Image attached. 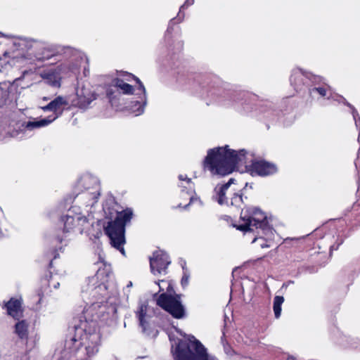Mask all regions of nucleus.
<instances>
[{"instance_id": "obj_1", "label": "nucleus", "mask_w": 360, "mask_h": 360, "mask_svg": "<svg viewBox=\"0 0 360 360\" xmlns=\"http://www.w3.org/2000/svg\"><path fill=\"white\" fill-rule=\"evenodd\" d=\"M253 155L242 149L235 150L229 146L210 149L204 160V167L214 175L224 176L236 168L245 166L252 176H267L276 174L277 166L265 160H252Z\"/></svg>"}, {"instance_id": "obj_2", "label": "nucleus", "mask_w": 360, "mask_h": 360, "mask_svg": "<svg viewBox=\"0 0 360 360\" xmlns=\"http://www.w3.org/2000/svg\"><path fill=\"white\" fill-rule=\"evenodd\" d=\"M81 183L84 186L85 191L81 193L79 198L86 200V207H90V208L77 212L78 209L72 207L65 215L61 217L60 222L63 224V233L65 235L74 233L77 229L82 233L87 230L90 226H93L95 222L91 209L100 195L99 180L97 177L88 174L82 176Z\"/></svg>"}, {"instance_id": "obj_3", "label": "nucleus", "mask_w": 360, "mask_h": 360, "mask_svg": "<svg viewBox=\"0 0 360 360\" xmlns=\"http://www.w3.org/2000/svg\"><path fill=\"white\" fill-rule=\"evenodd\" d=\"M235 226L245 234L252 233V243L262 248H270L275 239V231L269 226L266 214L258 208L241 211L238 224Z\"/></svg>"}, {"instance_id": "obj_4", "label": "nucleus", "mask_w": 360, "mask_h": 360, "mask_svg": "<svg viewBox=\"0 0 360 360\" xmlns=\"http://www.w3.org/2000/svg\"><path fill=\"white\" fill-rule=\"evenodd\" d=\"M105 221L103 226L105 235L109 238L111 245L125 255V226L131 219L133 212L130 209L118 212L115 209L103 207Z\"/></svg>"}, {"instance_id": "obj_5", "label": "nucleus", "mask_w": 360, "mask_h": 360, "mask_svg": "<svg viewBox=\"0 0 360 360\" xmlns=\"http://www.w3.org/2000/svg\"><path fill=\"white\" fill-rule=\"evenodd\" d=\"M184 339L172 346L175 360H217L207 353L205 346L192 335H184Z\"/></svg>"}, {"instance_id": "obj_6", "label": "nucleus", "mask_w": 360, "mask_h": 360, "mask_svg": "<svg viewBox=\"0 0 360 360\" xmlns=\"http://www.w3.org/2000/svg\"><path fill=\"white\" fill-rule=\"evenodd\" d=\"M96 265H98L96 274L88 279V283L83 287L82 292L84 297L98 300L108 295L109 287L108 283L111 273L110 266L105 264L101 255H99V261Z\"/></svg>"}, {"instance_id": "obj_7", "label": "nucleus", "mask_w": 360, "mask_h": 360, "mask_svg": "<svg viewBox=\"0 0 360 360\" xmlns=\"http://www.w3.org/2000/svg\"><path fill=\"white\" fill-rule=\"evenodd\" d=\"M157 304L176 319H181L184 315V309L181 302L172 295L161 294L157 300Z\"/></svg>"}, {"instance_id": "obj_8", "label": "nucleus", "mask_w": 360, "mask_h": 360, "mask_svg": "<svg viewBox=\"0 0 360 360\" xmlns=\"http://www.w3.org/2000/svg\"><path fill=\"white\" fill-rule=\"evenodd\" d=\"M171 261L169 255L162 250H157L153 253V257L150 259L151 272L153 274H165L167 266Z\"/></svg>"}, {"instance_id": "obj_9", "label": "nucleus", "mask_w": 360, "mask_h": 360, "mask_svg": "<svg viewBox=\"0 0 360 360\" xmlns=\"http://www.w3.org/2000/svg\"><path fill=\"white\" fill-rule=\"evenodd\" d=\"M178 187L181 189L182 198L189 200V202L184 206L186 208L191 203L198 201L197 198H194V184L191 178L185 174H180L178 176Z\"/></svg>"}, {"instance_id": "obj_10", "label": "nucleus", "mask_w": 360, "mask_h": 360, "mask_svg": "<svg viewBox=\"0 0 360 360\" xmlns=\"http://www.w3.org/2000/svg\"><path fill=\"white\" fill-rule=\"evenodd\" d=\"M8 314L18 319L22 315L21 299L11 298L6 304Z\"/></svg>"}, {"instance_id": "obj_11", "label": "nucleus", "mask_w": 360, "mask_h": 360, "mask_svg": "<svg viewBox=\"0 0 360 360\" xmlns=\"http://www.w3.org/2000/svg\"><path fill=\"white\" fill-rule=\"evenodd\" d=\"M235 181V179L231 178L229 181L222 185L216 186L214 191L216 193V200L220 205L228 204L227 198L226 195L227 193L228 190L229 189L231 184H233Z\"/></svg>"}, {"instance_id": "obj_12", "label": "nucleus", "mask_w": 360, "mask_h": 360, "mask_svg": "<svg viewBox=\"0 0 360 360\" xmlns=\"http://www.w3.org/2000/svg\"><path fill=\"white\" fill-rule=\"evenodd\" d=\"M77 96L79 97V104L82 107L89 105L92 101L96 99V95L89 88H82L77 91Z\"/></svg>"}, {"instance_id": "obj_13", "label": "nucleus", "mask_w": 360, "mask_h": 360, "mask_svg": "<svg viewBox=\"0 0 360 360\" xmlns=\"http://www.w3.org/2000/svg\"><path fill=\"white\" fill-rule=\"evenodd\" d=\"M60 72L61 68L60 66L49 68L46 73V83L53 86L59 87L60 85Z\"/></svg>"}, {"instance_id": "obj_14", "label": "nucleus", "mask_w": 360, "mask_h": 360, "mask_svg": "<svg viewBox=\"0 0 360 360\" xmlns=\"http://www.w3.org/2000/svg\"><path fill=\"white\" fill-rule=\"evenodd\" d=\"M135 80L139 84V89L141 91L142 96H141V101H136L133 105V110L134 111L143 112L146 110L147 104L146 91L143 83L139 78L135 77Z\"/></svg>"}, {"instance_id": "obj_15", "label": "nucleus", "mask_w": 360, "mask_h": 360, "mask_svg": "<svg viewBox=\"0 0 360 360\" xmlns=\"http://www.w3.org/2000/svg\"><path fill=\"white\" fill-rule=\"evenodd\" d=\"M68 110V103L63 97H57L46 105V110L63 111Z\"/></svg>"}, {"instance_id": "obj_16", "label": "nucleus", "mask_w": 360, "mask_h": 360, "mask_svg": "<svg viewBox=\"0 0 360 360\" xmlns=\"http://www.w3.org/2000/svg\"><path fill=\"white\" fill-rule=\"evenodd\" d=\"M147 306L141 304L136 311V317L139 319V325L142 328L143 332H146L148 328V316L146 314Z\"/></svg>"}, {"instance_id": "obj_17", "label": "nucleus", "mask_w": 360, "mask_h": 360, "mask_svg": "<svg viewBox=\"0 0 360 360\" xmlns=\"http://www.w3.org/2000/svg\"><path fill=\"white\" fill-rule=\"evenodd\" d=\"M115 85L120 89H121L122 91V93L124 94L131 95L134 94V87L131 85L125 83L122 80L117 79L115 82Z\"/></svg>"}, {"instance_id": "obj_18", "label": "nucleus", "mask_w": 360, "mask_h": 360, "mask_svg": "<svg viewBox=\"0 0 360 360\" xmlns=\"http://www.w3.org/2000/svg\"><path fill=\"white\" fill-rule=\"evenodd\" d=\"M284 302V297L283 296H276L274 300L273 309L275 317L278 319L281 314V305Z\"/></svg>"}, {"instance_id": "obj_19", "label": "nucleus", "mask_w": 360, "mask_h": 360, "mask_svg": "<svg viewBox=\"0 0 360 360\" xmlns=\"http://www.w3.org/2000/svg\"><path fill=\"white\" fill-rule=\"evenodd\" d=\"M27 324L22 321L15 324V333L20 338H25L27 335Z\"/></svg>"}, {"instance_id": "obj_20", "label": "nucleus", "mask_w": 360, "mask_h": 360, "mask_svg": "<svg viewBox=\"0 0 360 360\" xmlns=\"http://www.w3.org/2000/svg\"><path fill=\"white\" fill-rule=\"evenodd\" d=\"M278 120L283 122L284 127L290 126L295 120V116L293 114H278Z\"/></svg>"}, {"instance_id": "obj_21", "label": "nucleus", "mask_w": 360, "mask_h": 360, "mask_svg": "<svg viewBox=\"0 0 360 360\" xmlns=\"http://www.w3.org/2000/svg\"><path fill=\"white\" fill-rule=\"evenodd\" d=\"M45 125V120H41L39 121H29L22 124L25 127L29 130L42 127Z\"/></svg>"}, {"instance_id": "obj_22", "label": "nucleus", "mask_w": 360, "mask_h": 360, "mask_svg": "<svg viewBox=\"0 0 360 360\" xmlns=\"http://www.w3.org/2000/svg\"><path fill=\"white\" fill-rule=\"evenodd\" d=\"M303 73L299 70H294L291 75L290 81L294 85H297L302 82Z\"/></svg>"}, {"instance_id": "obj_23", "label": "nucleus", "mask_w": 360, "mask_h": 360, "mask_svg": "<svg viewBox=\"0 0 360 360\" xmlns=\"http://www.w3.org/2000/svg\"><path fill=\"white\" fill-rule=\"evenodd\" d=\"M311 94L314 96H319L324 98L328 96V90L324 87H315L311 89Z\"/></svg>"}, {"instance_id": "obj_24", "label": "nucleus", "mask_w": 360, "mask_h": 360, "mask_svg": "<svg viewBox=\"0 0 360 360\" xmlns=\"http://www.w3.org/2000/svg\"><path fill=\"white\" fill-rule=\"evenodd\" d=\"M243 204V197L241 194L234 193L231 198V205L236 207H240Z\"/></svg>"}, {"instance_id": "obj_25", "label": "nucleus", "mask_w": 360, "mask_h": 360, "mask_svg": "<svg viewBox=\"0 0 360 360\" xmlns=\"http://www.w3.org/2000/svg\"><path fill=\"white\" fill-rule=\"evenodd\" d=\"M184 265H186V262L183 261V264H181V266L184 270V274L181 281L183 287H186L188 285L190 278V274L188 271L186 269H185Z\"/></svg>"}, {"instance_id": "obj_26", "label": "nucleus", "mask_w": 360, "mask_h": 360, "mask_svg": "<svg viewBox=\"0 0 360 360\" xmlns=\"http://www.w3.org/2000/svg\"><path fill=\"white\" fill-rule=\"evenodd\" d=\"M159 286L160 291H163L166 288L167 292L172 290L171 283L167 281L161 280L157 283Z\"/></svg>"}, {"instance_id": "obj_27", "label": "nucleus", "mask_w": 360, "mask_h": 360, "mask_svg": "<svg viewBox=\"0 0 360 360\" xmlns=\"http://www.w3.org/2000/svg\"><path fill=\"white\" fill-rule=\"evenodd\" d=\"M57 240L60 243V245L56 247V251L59 250V251L62 252L63 250L64 247L68 245V242L66 241L65 239H64L63 238H60V237H58Z\"/></svg>"}, {"instance_id": "obj_28", "label": "nucleus", "mask_w": 360, "mask_h": 360, "mask_svg": "<svg viewBox=\"0 0 360 360\" xmlns=\"http://www.w3.org/2000/svg\"><path fill=\"white\" fill-rule=\"evenodd\" d=\"M133 285V283L131 281H129L128 283V284L127 285L125 289H124V293L127 295V296L128 297L129 296V288H131Z\"/></svg>"}, {"instance_id": "obj_29", "label": "nucleus", "mask_w": 360, "mask_h": 360, "mask_svg": "<svg viewBox=\"0 0 360 360\" xmlns=\"http://www.w3.org/2000/svg\"><path fill=\"white\" fill-rule=\"evenodd\" d=\"M354 120L355 121L356 126L358 127L360 124V118H357L356 115H354Z\"/></svg>"}, {"instance_id": "obj_30", "label": "nucleus", "mask_w": 360, "mask_h": 360, "mask_svg": "<svg viewBox=\"0 0 360 360\" xmlns=\"http://www.w3.org/2000/svg\"><path fill=\"white\" fill-rule=\"evenodd\" d=\"M57 118V116H54L53 118H51L49 119V118H46V125L51 122H52L54 120H56Z\"/></svg>"}, {"instance_id": "obj_31", "label": "nucleus", "mask_w": 360, "mask_h": 360, "mask_svg": "<svg viewBox=\"0 0 360 360\" xmlns=\"http://www.w3.org/2000/svg\"><path fill=\"white\" fill-rule=\"evenodd\" d=\"M287 360H296V359L293 356H288Z\"/></svg>"}, {"instance_id": "obj_32", "label": "nucleus", "mask_w": 360, "mask_h": 360, "mask_svg": "<svg viewBox=\"0 0 360 360\" xmlns=\"http://www.w3.org/2000/svg\"><path fill=\"white\" fill-rule=\"evenodd\" d=\"M77 120V118L72 119V125H75L77 124V122H76Z\"/></svg>"}, {"instance_id": "obj_33", "label": "nucleus", "mask_w": 360, "mask_h": 360, "mask_svg": "<svg viewBox=\"0 0 360 360\" xmlns=\"http://www.w3.org/2000/svg\"><path fill=\"white\" fill-rule=\"evenodd\" d=\"M58 285H59V283L58 282H56V283H53V287L55 288H57Z\"/></svg>"}, {"instance_id": "obj_34", "label": "nucleus", "mask_w": 360, "mask_h": 360, "mask_svg": "<svg viewBox=\"0 0 360 360\" xmlns=\"http://www.w3.org/2000/svg\"><path fill=\"white\" fill-rule=\"evenodd\" d=\"M337 249H338V247L335 248V246H334V245H332V246L330 247V251H332V250H337Z\"/></svg>"}, {"instance_id": "obj_35", "label": "nucleus", "mask_w": 360, "mask_h": 360, "mask_svg": "<svg viewBox=\"0 0 360 360\" xmlns=\"http://www.w3.org/2000/svg\"><path fill=\"white\" fill-rule=\"evenodd\" d=\"M46 60H47V59H49V58H50V57H49V56H47V55H46Z\"/></svg>"}, {"instance_id": "obj_36", "label": "nucleus", "mask_w": 360, "mask_h": 360, "mask_svg": "<svg viewBox=\"0 0 360 360\" xmlns=\"http://www.w3.org/2000/svg\"><path fill=\"white\" fill-rule=\"evenodd\" d=\"M3 233H1V231H0V238L2 236Z\"/></svg>"}]
</instances>
